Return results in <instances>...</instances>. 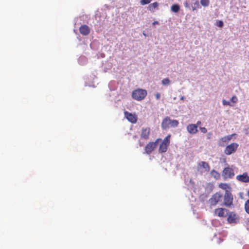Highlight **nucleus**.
Here are the masks:
<instances>
[{
    "mask_svg": "<svg viewBox=\"0 0 249 249\" xmlns=\"http://www.w3.org/2000/svg\"><path fill=\"white\" fill-rule=\"evenodd\" d=\"M223 202L221 205L228 208L233 207V196L230 191H226L223 196Z\"/></svg>",
    "mask_w": 249,
    "mask_h": 249,
    "instance_id": "f257e3e1",
    "label": "nucleus"
},
{
    "mask_svg": "<svg viewBox=\"0 0 249 249\" xmlns=\"http://www.w3.org/2000/svg\"><path fill=\"white\" fill-rule=\"evenodd\" d=\"M147 91L145 89H138L133 91L132 97L137 101L143 100L147 95Z\"/></svg>",
    "mask_w": 249,
    "mask_h": 249,
    "instance_id": "f03ea898",
    "label": "nucleus"
},
{
    "mask_svg": "<svg viewBox=\"0 0 249 249\" xmlns=\"http://www.w3.org/2000/svg\"><path fill=\"white\" fill-rule=\"evenodd\" d=\"M178 122L176 120H172L168 117H165L161 123V127L163 129H166L170 126L175 127L178 125Z\"/></svg>",
    "mask_w": 249,
    "mask_h": 249,
    "instance_id": "7ed1b4c3",
    "label": "nucleus"
},
{
    "mask_svg": "<svg viewBox=\"0 0 249 249\" xmlns=\"http://www.w3.org/2000/svg\"><path fill=\"white\" fill-rule=\"evenodd\" d=\"M223 195L220 192L214 194L209 200L211 206H216L218 203L221 202Z\"/></svg>",
    "mask_w": 249,
    "mask_h": 249,
    "instance_id": "20e7f679",
    "label": "nucleus"
},
{
    "mask_svg": "<svg viewBox=\"0 0 249 249\" xmlns=\"http://www.w3.org/2000/svg\"><path fill=\"white\" fill-rule=\"evenodd\" d=\"M234 175L233 169L229 166L224 168L222 173V176L225 180L232 178Z\"/></svg>",
    "mask_w": 249,
    "mask_h": 249,
    "instance_id": "39448f33",
    "label": "nucleus"
},
{
    "mask_svg": "<svg viewBox=\"0 0 249 249\" xmlns=\"http://www.w3.org/2000/svg\"><path fill=\"white\" fill-rule=\"evenodd\" d=\"M170 135H168L164 139L159 149V151L160 153H162L166 152L167 150L168 146L170 143Z\"/></svg>",
    "mask_w": 249,
    "mask_h": 249,
    "instance_id": "423d86ee",
    "label": "nucleus"
},
{
    "mask_svg": "<svg viewBox=\"0 0 249 249\" xmlns=\"http://www.w3.org/2000/svg\"><path fill=\"white\" fill-rule=\"evenodd\" d=\"M227 216V221L230 224H236L239 221V216L234 212H230Z\"/></svg>",
    "mask_w": 249,
    "mask_h": 249,
    "instance_id": "0eeeda50",
    "label": "nucleus"
},
{
    "mask_svg": "<svg viewBox=\"0 0 249 249\" xmlns=\"http://www.w3.org/2000/svg\"><path fill=\"white\" fill-rule=\"evenodd\" d=\"M238 147V144L237 143L233 142L227 145L225 150L224 153L227 155H230L234 153Z\"/></svg>",
    "mask_w": 249,
    "mask_h": 249,
    "instance_id": "6e6552de",
    "label": "nucleus"
},
{
    "mask_svg": "<svg viewBox=\"0 0 249 249\" xmlns=\"http://www.w3.org/2000/svg\"><path fill=\"white\" fill-rule=\"evenodd\" d=\"M161 140L160 139H157L155 142H148L145 147V151L147 154H150L156 148L158 142Z\"/></svg>",
    "mask_w": 249,
    "mask_h": 249,
    "instance_id": "1a4fd4ad",
    "label": "nucleus"
},
{
    "mask_svg": "<svg viewBox=\"0 0 249 249\" xmlns=\"http://www.w3.org/2000/svg\"><path fill=\"white\" fill-rule=\"evenodd\" d=\"M228 210L223 208H218L214 210L213 214L220 217H226L228 215Z\"/></svg>",
    "mask_w": 249,
    "mask_h": 249,
    "instance_id": "9d476101",
    "label": "nucleus"
},
{
    "mask_svg": "<svg viewBox=\"0 0 249 249\" xmlns=\"http://www.w3.org/2000/svg\"><path fill=\"white\" fill-rule=\"evenodd\" d=\"M236 178L239 181L244 183L249 182V176L247 172H245L242 175H237Z\"/></svg>",
    "mask_w": 249,
    "mask_h": 249,
    "instance_id": "9b49d317",
    "label": "nucleus"
},
{
    "mask_svg": "<svg viewBox=\"0 0 249 249\" xmlns=\"http://www.w3.org/2000/svg\"><path fill=\"white\" fill-rule=\"evenodd\" d=\"M124 115L126 118L132 123H135L137 122V116L135 114H132L127 111H125Z\"/></svg>",
    "mask_w": 249,
    "mask_h": 249,
    "instance_id": "f8f14e48",
    "label": "nucleus"
},
{
    "mask_svg": "<svg viewBox=\"0 0 249 249\" xmlns=\"http://www.w3.org/2000/svg\"><path fill=\"white\" fill-rule=\"evenodd\" d=\"M79 32L83 36H87L90 33V28L87 25H82L79 27Z\"/></svg>",
    "mask_w": 249,
    "mask_h": 249,
    "instance_id": "ddd939ff",
    "label": "nucleus"
},
{
    "mask_svg": "<svg viewBox=\"0 0 249 249\" xmlns=\"http://www.w3.org/2000/svg\"><path fill=\"white\" fill-rule=\"evenodd\" d=\"M237 101L238 99L237 97L236 96H233L229 101H227L225 99H223L222 102L223 105L225 106L229 105L231 107H233Z\"/></svg>",
    "mask_w": 249,
    "mask_h": 249,
    "instance_id": "4468645a",
    "label": "nucleus"
},
{
    "mask_svg": "<svg viewBox=\"0 0 249 249\" xmlns=\"http://www.w3.org/2000/svg\"><path fill=\"white\" fill-rule=\"evenodd\" d=\"M150 129L149 127L143 128L142 130L141 137L145 140L149 138Z\"/></svg>",
    "mask_w": 249,
    "mask_h": 249,
    "instance_id": "2eb2a0df",
    "label": "nucleus"
},
{
    "mask_svg": "<svg viewBox=\"0 0 249 249\" xmlns=\"http://www.w3.org/2000/svg\"><path fill=\"white\" fill-rule=\"evenodd\" d=\"M187 131L191 134H196L197 132V125L190 124L187 126Z\"/></svg>",
    "mask_w": 249,
    "mask_h": 249,
    "instance_id": "dca6fc26",
    "label": "nucleus"
},
{
    "mask_svg": "<svg viewBox=\"0 0 249 249\" xmlns=\"http://www.w3.org/2000/svg\"><path fill=\"white\" fill-rule=\"evenodd\" d=\"M198 167H202L205 171L209 172L210 170V166L209 164L205 161H201L198 163Z\"/></svg>",
    "mask_w": 249,
    "mask_h": 249,
    "instance_id": "f3484780",
    "label": "nucleus"
},
{
    "mask_svg": "<svg viewBox=\"0 0 249 249\" xmlns=\"http://www.w3.org/2000/svg\"><path fill=\"white\" fill-rule=\"evenodd\" d=\"M159 3L157 2H155L152 3L148 5L147 7V9L152 12H155V9H157L159 7Z\"/></svg>",
    "mask_w": 249,
    "mask_h": 249,
    "instance_id": "a211bd4d",
    "label": "nucleus"
},
{
    "mask_svg": "<svg viewBox=\"0 0 249 249\" xmlns=\"http://www.w3.org/2000/svg\"><path fill=\"white\" fill-rule=\"evenodd\" d=\"M219 187L222 190H224L226 191H229L228 190L231 188L230 186L225 183H220L219 185Z\"/></svg>",
    "mask_w": 249,
    "mask_h": 249,
    "instance_id": "6ab92c4d",
    "label": "nucleus"
},
{
    "mask_svg": "<svg viewBox=\"0 0 249 249\" xmlns=\"http://www.w3.org/2000/svg\"><path fill=\"white\" fill-rule=\"evenodd\" d=\"M235 135H236L235 134H232L231 135H229L223 137V138H221V140L223 142H224L225 143H228L231 141L232 136H235Z\"/></svg>",
    "mask_w": 249,
    "mask_h": 249,
    "instance_id": "aec40b11",
    "label": "nucleus"
},
{
    "mask_svg": "<svg viewBox=\"0 0 249 249\" xmlns=\"http://www.w3.org/2000/svg\"><path fill=\"white\" fill-rule=\"evenodd\" d=\"M211 174L212 176H213V178L216 179H218L220 178V176L219 173L215 170H212L211 171Z\"/></svg>",
    "mask_w": 249,
    "mask_h": 249,
    "instance_id": "412c9836",
    "label": "nucleus"
},
{
    "mask_svg": "<svg viewBox=\"0 0 249 249\" xmlns=\"http://www.w3.org/2000/svg\"><path fill=\"white\" fill-rule=\"evenodd\" d=\"M180 7L178 4H175L171 6V10L175 13H177L179 11Z\"/></svg>",
    "mask_w": 249,
    "mask_h": 249,
    "instance_id": "4be33fe9",
    "label": "nucleus"
},
{
    "mask_svg": "<svg viewBox=\"0 0 249 249\" xmlns=\"http://www.w3.org/2000/svg\"><path fill=\"white\" fill-rule=\"evenodd\" d=\"M192 10L195 11L197 8H199L200 7L199 2L198 0H196L192 5Z\"/></svg>",
    "mask_w": 249,
    "mask_h": 249,
    "instance_id": "5701e85b",
    "label": "nucleus"
},
{
    "mask_svg": "<svg viewBox=\"0 0 249 249\" xmlns=\"http://www.w3.org/2000/svg\"><path fill=\"white\" fill-rule=\"evenodd\" d=\"M200 3L201 4L204 6V7H207L209 6L210 4V0H200Z\"/></svg>",
    "mask_w": 249,
    "mask_h": 249,
    "instance_id": "b1692460",
    "label": "nucleus"
},
{
    "mask_svg": "<svg viewBox=\"0 0 249 249\" xmlns=\"http://www.w3.org/2000/svg\"><path fill=\"white\" fill-rule=\"evenodd\" d=\"M245 209L246 213L249 214V199L247 200L245 202Z\"/></svg>",
    "mask_w": 249,
    "mask_h": 249,
    "instance_id": "393cba45",
    "label": "nucleus"
},
{
    "mask_svg": "<svg viewBox=\"0 0 249 249\" xmlns=\"http://www.w3.org/2000/svg\"><path fill=\"white\" fill-rule=\"evenodd\" d=\"M170 80L166 78H164L161 81V83L162 85H168L170 84Z\"/></svg>",
    "mask_w": 249,
    "mask_h": 249,
    "instance_id": "a878e982",
    "label": "nucleus"
},
{
    "mask_svg": "<svg viewBox=\"0 0 249 249\" xmlns=\"http://www.w3.org/2000/svg\"><path fill=\"white\" fill-rule=\"evenodd\" d=\"M152 0H141L140 4L142 5H144L150 3Z\"/></svg>",
    "mask_w": 249,
    "mask_h": 249,
    "instance_id": "bb28decb",
    "label": "nucleus"
},
{
    "mask_svg": "<svg viewBox=\"0 0 249 249\" xmlns=\"http://www.w3.org/2000/svg\"><path fill=\"white\" fill-rule=\"evenodd\" d=\"M216 25L219 27H222L223 26V22L221 20H219L217 21Z\"/></svg>",
    "mask_w": 249,
    "mask_h": 249,
    "instance_id": "cd10ccee",
    "label": "nucleus"
},
{
    "mask_svg": "<svg viewBox=\"0 0 249 249\" xmlns=\"http://www.w3.org/2000/svg\"><path fill=\"white\" fill-rule=\"evenodd\" d=\"M200 129L201 131L203 133H206L207 132V130L205 127H200Z\"/></svg>",
    "mask_w": 249,
    "mask_h": 249,
    "instance_id": "c85d7f7f",
    "label": "nucleus"
},
{
    "mask_svg": "<svg viewBox=\"0 0 249 249\" xmlns=\"http://www.w3.org/2000/svg\"><path fill=\"white\" fill-rule=\"evenodd\" d=\"M155 97H156V98L157 99V100H159L160 99V95L159 93H157L156 94H155Z\"/></svg>",
    "mask_w": 249,
    "mask_h": 249,
    "instance_id": "c756f323",
    "label": "nucleus"
},
{
    "mask_svg": "<svg viewBox=\"0 0 249 249\" xmlns=\"http://www.w3.org/2000/svg\"><path fill=\"white\" fill-rule=\"evenodd\" d=\"M184 5L185 6V7L186 8H188L189 7V4H188V3L187 1H185L184 3Z\"/></svg>",
    "mask_w": 249,
    "mask_h": 249,
    "instance_id": "7c9ffc66",
    "label": "nucleus"
},
{
    "mask_svg": "<svg viewBox=\"0 0 249 249\" xmlns=\"http://www.w3.org/2000/svg\"><path fill=\"white\" fill-rule=\"evenodd\" d=\"M153 25L158 24L159 22L158 21H155L152 23Z\"/></svg>",
    "mask_w": 249,
    "mask_h": 249,
    "instance_id": "2f4dec72",
    "label": "nucleus"
},
{
    "mask_svg": "<svg viewBox=\"0 0 249 249\" xmlns=\"http://www.w3.org/2000/svg\"><path fill=\"white\" fill-rule=\"evenodd\" d=\"M201 124L200 121H198L196 125H197V127Z\"/></svg>",
    "mask_w": 249,
    "mask_h": 249,
    "instance_id": "473e14b6",
    "label": "nucleus"
},
{
    "mask_svg": "<svg viewBox=\"0 0 249 249\" xmlns=\"http://www.w3.org/2000/svg\"><path fill=\"white\" fill-rule=\"evenodd\" d=\"M183 99H184V97L183 96H181V97L180 98V99L183 100Z\"/></svg>",
    "mask_w": 249,
    "mask_h": 249,
    "instance_id": "72a5a7b5",
    "label": "nucleus"
},
{
    "mask_svg": "<svg viewBox=\"0 0 249 249\" xmlns=\"http://www.w3.org/2000/svg\"><path fill=\"white\" fill-rule=\"evenodd\" d=\"M208 139H210V136H208Z\"/></svg>",
    "mask_w": 249,
    "mask_h": 249,
    "instance_id": "f704fd0d",
    "label": "nucleus"
}]
</instances>
